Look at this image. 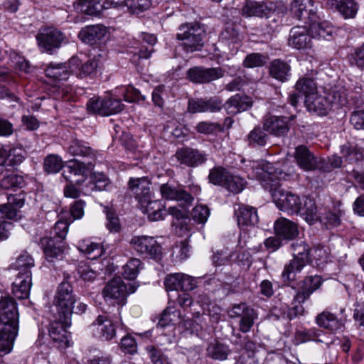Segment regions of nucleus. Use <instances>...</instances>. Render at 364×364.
<instances>
[{"mask_svg":"<svg viewBox=\"0 0 364 364\" xmlns=\"http://www.w3.org/2000/svg\"><path fill=\"white\" fill-rule=\"evenodd\" d=\"M274 228L275 234L284 241L294 240L299 235L297 225L284 218L277 219Z\"/></svg>","mask_w":364,"mask_h":364,"instance_id":"nucleus-24","label":"nucleus"},{"mask_svg":"<svg viewBox=\"0 0 364 364\" xmlns=\"http://www.w3.org/2000/svg\"><path fill=\"white\" fill-rule=\"evenodd\" d=\"M303 218L309 224H313L319 220L321 214L318 213L315 201L306 198L301 205V211L299 212Z\"/></svg>","mask_w":364,"mask_h":364,"instance_id":"nucleus-40","label":"nucleus"},{"mask_svg":"<svg viewBox=\"0 0 364 364\" xmlns=\"http://www.w3.org/2000/svg\"><path fill=\"white\" fill-rule=\"evenodd\" d=\"M192 220L198 224H205L210 215V209L203 205L194 207L191 211Z\"/></svg>","mask_w":364,"mask_h":364,"instance_id":"nucleus-56","label":"nucleus"},{"mask_svg":"<svg viewBox=\"0 0 364 364\" xmlns=\"http://www.w3.org/2000/svg\"><path fill=\"white\" fill-rule=\"evenodd\" d=\"M322 284V279L318 275L306 277L299 283V291L296 292V299L305 301L317 290Z\"/></svg>","mask_w":364,"mask_h":364,"instance_id":"nucleus-23","label":"nucleus"},{"mask_svg":"<svg viewBox=\"0 0 364 364\" xmlns=\"http://www.w3.org/2000/svg\"><path fill=\"white\" fill-rule=\"evenodd\" d=\"M245 183V181L240 176L230 173L224 188L232 193L237 194L244 189Z\"/></svg>","mask_w":364,"mask_h":364,"instance_id":"nucleus-49","label":"nucleus"},{"mask_svg":"<svg viewBox=\"0 0 364 364\" xmlns=\"http://www.w3.org/2000/svg\"><path fill=\"white\" fill-rule=\"evenodd\" d=\"M310 31L313 36L326 38L327 36H331V28L325 22H319L314 20L311 23Z\"/></svg>","mask_w":364,"mask_h":364,"instance_id":"nucleus-54","label":"nucleus"},{"mask_svg":"<svg viewBox=\"0 0 364 364\" xmlns=\"http://www.w3.org/2000/svg\"><path fill=\"white\" fill-rule=\"evenodd\" d=\"M342 165V158L337 155H333L327 160L319 159V168L323 171L328 172L333 168H340Z\"/></svg>","mask_w":364,"mask_h":364,"instance_id":"nucleus-57","label":"nucleus"},{"mask_svg":"<svg viewBox=\"0 0 364 364\" xmlns=\"http://www.w3.org/2000/svg\"><path fill=\"white\" fill-rule=\"evenodd\" d=\"M267 62V58L260 53H251L247 55L244 61L243 65L245 68H253L256 67H262Z\"/></svg>","mask_w":364,"mask_h":364,"instance_id":"nucleus-61","label":"nucleus"},{"mask_svg":"<svg viewBox=\"0 0 364 364\" xmlns=\"http://www.w3.org/2000/svg\"><path fill=\"white\" fill-rule=\"evenodd\" d=\"M264 188L268 190L274 199L277 207L289 214H298L301 211L302 202L299 196L291 192H285L280 189L279 186L277 188V184L264 185Z\"/></svg>","mask_w":364,"mask_h":364,"instance_id":"nucleus-8","label":"nucleus"},{"mask_svg":"<svg viewBox=\"0 0 364 364\" xmlns=\"http://www.w3.org/2000/svg\"><path fill=\"white\" fill-rule=\"evenodd\" d=\"M349 61L351 65L364 70V43L355 49L354 52L350 55Z\"/></svg>","mask_w":364,"mask_h":364,"instance_id":"nucleus-64","label":"nucleus"},{"mask_svg":"<svg viewBox=\"0 0 364 364\" xmlns=\"http://www.w3.org/2000/svg\"><path fill=\"white\" fill-rule=\"evenodd\" d=\"M141 266V262L139 259L132 258L123 267L122 274L127 279L133 280L134 279L139 272V269Z\"/></svg>","mask_w":364,"mask_h":364,"instance_id":"nucleus-50","label":"nucleus"},{"mask_svg":"<svg viewBox=\"0 0 364 364\" xmlns=\"http://www.w3.org/2000/svg\"><path fill=\"white\" fill-rule=\"evenodd\" d=\"M296 91L299 92L304 100H308L310 95L317 93V87L314 80L310 77H304L299 79L295 85Z\"/></svg>","mask_w":364,"mask_h":364,"instance_id":"nucleus-43","label":"nucleus"},{"mask_svg":"<svg viewBox=\"0 0 364 364\" xmlns=\"http://www.w3.org/2000/svg\"><path fill=\"white\" fill-rule=\"evenodd\" d=\"M182 277H183V273H174L167 275L164 279V286L166 291L181 290Z\"/></svg>","mask_w":364,"mask_h":364,"instance_id":"nucleus-63","label":"nucleus"},{"mask_svg":"<svg viewBox=\"0 0 364 364\" xmlns=\"http://www.w3.org/2000/svg\"><path fill=\"white\" fill-rule=\"evenodd\" d=\"M235 212L238 226L241 229L255 226L259 221L257 211L254 207L242 205Z\"/></svg>","mask_w":364,"mask_h":364,"instance_id":"nucleus-25","label":"nucleus"},{"mask_svg":"<svg viewBox=\"0 0 364 364\" xmlns=\"http://www.w3.org/2000/svg\"><path fill=\"white\" fill-rule=\"evenodd\" d=\"M129 189L134 195L139 204H144L152 198L150 190L151 182L146 177L131 178L128 182Z\"/></svg>","mask_w":364,"mask_h":364,"instance_id":"nucleus-18","label":"nucleus"},{"mask_svg":"<svg viewBox=\"0 0 364 364\" xmlns=\"http://www.w3.org/2000/svg\"><path fill=\"white\" fill-rule=\"evenodd\" d=\"M297 336L301 342H306L313 341L318 343H325L327 346L333 343L332 341L328 342L324 337L326 336V333L323 331L316 328H312L304 331H298Z\"/></svg>","mask_w":364,"mask_h":364,"instance_id":"nucleus-42","label":"nucleus"},{"mask_svg":"<svg viewBox=\"0 0 364 364\" xmlns=\"http://www.w3.org/2000/svg\"><path fill=\"white\" fill-rule=\"evenodd\" d=\"M224 76L221 68L194 67L187 71L188 79L194 83H208Z\"/></svg>","mask_w":364,"mask_h":364,"instance_id":"nucleus-16","label":"nucleus"},{"mask_svg":"<svg viewBox=\"0 0 364 364\" xmlns=\"http://www.w3.org/2000/svg\"><path fill=\"white\" fill-rule=\"evenodd\" d=\"M293 259L285 264L282 273L284 282H291L296 279V274L300 272L306 264L311 262V249L303 240H296L291 244Z\"/></svg>","mask_w":364,"mask_h":364,"instance_id":"nucleus-3","label":"nucleus"},{"mask_svg":"<svg viewBox=\"0 0 364 364\" xmlns=\"http://www.w3.org/2000/svg\"><path fill=\"white\" fill-rule=\"evenodd\" d=\"M230 172L222 166H215L211 168L208 175L209 182L215 186H221L224 187L227 178L230 175Z\"/></svg>","mask_w":364,"mask_h":364,"instance_id":"nucleus-47","label":"nucleus"},{"mask_svg":"<svg viewBox=\"0 0 364 364\" xmlns=\"http://www.w3.org/2000/svg\"><path fill=\"white\" fill-rule=\"evenodd\" d=\"M107 223L106 227L111 232H118L121 229V224L116 213L108 207L105 208Z\"/></svg>","mask_w":364,"mask_h":364,"instance_id":"nucleus-53","label":"nucleus"},{"mask_svg":"<svg viewBox=\"0 0 364 364\" xmlns=\"http://www.w3.org/2000/svg\"><path fill=\"white\" fill-rule=\"evenodd\" d=\"M220 38L235 43L240 41L238 26L234 23H227L220 33Z\"/></svg>","mask_w":364,"mask_h":364,"instance_id":"nucleus-55","label":"nucleus"},{"mask_svg":"<svg viewBox=\"0 0 364 364\" xmlns=\"http://www.w3.org/2000/svg\"><path fill=\"white\" fill-rule=\"evenodd\" d=\"M175 157L181 166L197 168L206 163L208 154L205 151L198 149L182 147L176 151Z\"/></svg>","mask_w":364,"mask_h":364,"instance_id":"nucleus-13","label":"nucleus"},{"mask_svg":"<svg viewBox=\"0 0 364 364\" xmlns=\"http://www.w3.org/2000/svg\"><path fill=\"white\" fill-rule=\"evenodd\" d=\"M106 33V27L97 24L82 28L78 33V37L83 43L94 45L101 41Z\"/></svg>","mask_w":364,"mask_h":364,"instance_id":"nucleus-26","label":"nucleus"},{"mask_svg":"<svg viewBox=\"0 0 364 364\" xmlns=\"http://www.w3.org/2000/svg\"><path fill=\"white\" fill-rule=\"evenodd\" d=\"M13 265L18 273L13 283L12 293L18 299H27L32 285L31 269L34 267V259L24 252L17 257Z\"/></svg>","mask_w":364,"mask_h":364,"instance_id":"nucleus-2","label":"nucleus"},{"mask_svg":"<svg viewBox=\"0 0 364 364\" xmlns=\"http://www.w3.org/2000/svg\"><path fill=\"white\" fill-rule=\"evenodd\" d=\"M75 9L89 16H98L102 9L100 0H77L74 3Z\"/></svg>","mask_w":364,"mask_h":364,"instance_id":"nucleus-39","label":"nucleus"},{"mask_svg":"<svg viewBox=\"0 0 364 364\" xmlns=\"http://www.w3.org/2000/svg\"><path fill=\"white\" fill-rule=\"evenodd\" d=\"M95 166L92 162H81L75 159L65 166L62 176L67 182H75L76 185L81 186Z\"/></svg>","mask_w":364,"mask_h":364,"instance_id":"nucleus-10","label":"nucleus"},{"mask_svg":"<svg viewBox=\"0 0 364 364\" xmlns=\"http://www.w3.org/2000/svg\"><path fill=\"white\" fill-rule=\"evenodd\" d=\"M262 172L259 174L262 176V185L264 188V185L268 184L270 186L272 184L276 183L277 188L279 186V181L275 177L274 168L272 164L268 161H262L259 164Z\"/></svg>","mask_w":364,"mask_h":364,"instance_id":"nucleus-45","label":"nucleus"},{"mask_svg":"<svg viewBox=\"0 0 364 364\" xmlns=\"http://www.w3.org/2000/svg\"><path fill=\"white\" fill-rule=\"evenodd\" d=\"M19 314L16 302L11 296L0 300V355L9 353L18 332Z\"/></svg>","mask_w":364,"mask_h":364,"instance_id":"nucleus-1","label":"nucleus"},{"mask_svg":"<svg viewBox=\"0 0 364 364\" xmlns=\"http://www.w3.org/2000/svg\"><path fill=\"white\" fill-rule=\"evenodd\" d=\"M64 38L63 33L53 27L41 29L36 36L38 46L45 51L50 53L53 49L60 47Z\"/></svg>","mask_w":364,"mask_h":364,"instance_id":"nucleus-15","label":"nucleus"},{"mask_svg":"<svg viewBox=\"0 0 364 364\" xmlns=\"http://www.w3.org/2000/svg\"><path fill=\"white\" fill-rule=\"evenodd\" d=\"M159 191L163 198L177 200L183 207L190 205L193 200V197L189 193L169 183L161 184Z\"/></svg>","mask_w":364,"mask_h":364,"instance_id":"nucleus-20","label":"nucleus"},{"mask_svg":"<svg viewBox=\"0 0 364 364\" xmlns=\"http://www.w3.org/2000/svg\"><path fill=\"white\" fill-rule=\"evenodd\" d=\"M45 74L48 77L58 80H65L69 77L64 63H50L45 69Z\"/></svg>","mask_w":364,"mask_h":364,"instance_id":"nucleus-44","label":"nucleus"},{"mask_svg":"<svg viewBox=\"0 0 364 364\" xmlns=\"http://www.w3.org/2000/svg\"><path fill=\"white\" fill-rule=\"evenodd\" d=\"M26 151L21 147H13L6 150L0 149V166H18L23 162L25 159Z\"/></svg>","mask_w":364,"mask_h":364,"instance_id":"nucleus-30","label":"nucleus"},{"mask_svg":"<svg viewBox=\"0 0 364 364\" xmlns=\"http://www.w3.org/2000/svg\"><path fill=\"white\" fill-rule=\"evenodd\" d=\"M136 289L134 284H126L121 278H114L106 284L102 290V296L106 301L124 305L127 295L134 293Z\"/></svg>","mask_w":364,"mask_h":364,"instance_id":"nucleus-6","label":"nucleus"},{"mask_svg":"<svg viewBox=\"0 0 364 364\" xmlns=\"http://www.w3.org/2000/svg\"><path fill=\"white\" fill-rule=\"evenodd\" d=\"M327 5L337 10L345 18H354L358 9L355 0H327Z\"/></svg>","mask_w":364,"mask_h":364,"instance_id":"nucleus-33","label":"nucleus"},{"mask_svg":"<svg viewBox=\"0 0 364 364\" xmlns=\"http://www.w3.org/2000/svg\"><path fill=\"white\" fill-rule=\"evenodd\" d=\"M253 102L250 97L236 94L225 102L224 107L228 114H236L251 108Z\"/></svg>","mask_w":364,"mask_h":364,"instance_id":"nucleus-27","label":"nucleus"},{"mask_svg":"<svg viewBox=\"0 0 364 364\" xmlns=\"http://www.w3.org/2000/svg\"><path fill=\"white\" fill-rule=\"evenodd\" d=\"M124 107L121 100L114 97L113 95L92 97L87 103V109L90 112L98 113L102 116L119 113Z\"/></svg>","mask_w":364,"mask_h":364,"instance_id":"nucleus-9","label":"nucleus"},{"mask_svg":"<svg viewBox=\"0 0 364 364\" xmlns=\"http://www.w3.org/2000/svg\"><path fill=\"white\" fill-rule=\"evenodd\" d=\"M80 252L85 254L90 259H96L104 254V248L100 243L85 239L80 241L77 245Z\"/></svg>","mask_w":364,"mask_h":364,"instance_id":"nucleus-37","label":"nucleus"},{"mask_svg":"<svg viewBox=\"0 0 364 364\" xmlns=\"http://www.w3.org/2000/svg\"><path fill=\"white\" fill-rule=\"evenodd\" d=\"M275 4L272 2L246 0L242 9V14L247 17H265L273 22H277L279 16L275 11Z\"/></svg>","mask_w":364,"mask_h":364,"instance_id":"nucleus-12","label":"nucleus"},{"mask_svg":"<svg viewBox=\"0 0 364 364\" xmlns=\"http://www.w3.org/2000/svg\"><path fill=\"white\" fill-rule=\"evenodd\" d=\"M326 95L330 104H332V109L341 108L348 103L347 90L341 85L331 87Z\"/></svg>","mask_w":364,"mask_h":364,"instance_id":"nucleus-34","label":"nucleus"},{"mask_svg":"<svg viewBox=\"0 0 364 364\" xmlns=\"http://www.w3.org/2000/svg\"><path fill=\"white\" fill-rule=\"evenodd\" d=\"M290 70V65L281 59L272 60L269 65L270 75L281 82H285L289 80L291 75Z\"/></svg>","mask_w":364,"mask_h":364,"instance_id":"nucleus-36","label":"nucleus"},{"mask_svg":"<svg viewBox=\"0 0 364 364\" xmlns=\"http://www.w3.org/2000/svg\"><path fill=\"white\" fill-rule=\"evenodd\" d=\"M232 256V253L230 252L227 248L213 251V255L211 257L213 264L215 267L225 265L228 263Z\"/></svg>","mask_w":364,"mask_h":364,"instance_id":"nucleus-58","label":"nucleus"},{"mask_svg":"<svg viewBox=\"0 0 364 364\" xmlns=\"http://www.w3.org/2000/svg\"><path fill=\"white\" fill-rule=\"evenodd\" d=\"M92 180L93 181L94 188L97 191H107L111 186L110 180L103 173L96 172L92 176Z\"/></svg>","mask_w":364,"mask_h":364,"instance_id":"nucleus-60","label":"nucleus"},{"mask_svg":"<svg viewBox=\"0 0 364 364\" xmlns=\"http://www.w3.org/2000/svg\"><path fill=\"white\" fill-rule=\"evenodd\" d=\"M311 37L305 27H294L290 31L289 44L296 49L311 48Z\"/></svg>","mask_w":364,"mask_h":364,"instance_id":"nucleus-28","label":"nucleus"},{"mask_svg":"<svg viewBox=\"0 0 364 364\" xmlns=\"http://www.w3.org/2000/svg\"><path fill=\"white\" fill-rule=\"evenodd\" d=\"M295 117L294 115L290 117L267 115L263 119L264 129L275 136H284L290 130V122Z\"/></svg>","mask_w":364,"mask_h":364,"instance_id":"nucleus-14","label":"nucleus"},{"mask_svg":"<svg viewBox=\"0 0 364 364\" xmlns=\"http://www.w3.org/2000/svg\"><path fill=\"white\" fill-rule=\"evenodd\" d=\"M304 103L309 112L320 116L327 115L332 109V104H330L327 95L322 96L316 93L310 95L308 100H305Z\"/></svg>","mask_w":364,"mask_h":364,"instance_id":"nucleus-22","label":"nucleus"},{"mask_svg":"<svg viewBox=\"0 0 364 364\" xmlns=\"http://www.w3.org/2000/svg\"><path fill=\"white\" fill-rule=\"evenodd\" d=\"M206 351L208 357L218 360H226L230 353L229 346L218 341L210 343Z\"/></svg>","mask_w":364,"mask_h":364,"instance_id":"nucleus-41","label":"nucleus"},{"mask_svg":"<svg viewBox=\"0 0 364 364\" xmlns=\"http://www.w3.org/2000/svg\"><path fill=\"white\" fill-rule=\"evenodd\" d=\"M71 324V318L68 322H65L64 318H58L50 323L48 327V333L50 337L53 341L58 343H67L68 342V331L67 328Z\"/></svg>","mask_w":364,"mask_h":364,"instance_id":"nucleus-29","label":"nucleus"},{"mask_svg":"<svg viewBox=\"0 0 364 364\" xmlns=\"http://www.w3.org/2000/svg\"><path fill=\"white\" fill-rule=\"evenodd\" d=\"M257 318V314L254 309L247 311V312L240 317L239 322V329L242 333L249 332L254 325L255 320Z\"/></svg>","mask_w":364,"mask_h":364,"instance_id":"nucleus-52","label":"nucleus"},{"mask_svg":"<svg viewBox=\"0 0 364 364\" xmlns=\"http://www.w3.org/2000/svg\"><path fill=\"white\" fill-rule=\"evenodd\" d=\"M63 167L62 159L56 154L48 155L43 161V169L47 173H56Z\"/></svg>","mask_w":364,"mask_h":364,"instance_id":"nucleus-48","label":"nucleus"},{"mask_svg":"<svg viewBox=\"0 0 364 364\" xmlns=\"http://www.w3.org/2000/svg\"><path fill=\"white\" fill-rule=\"evenodd\" d=\"M341 203L337 201L334 204L333 210L321 214L319 221L323 223L328 228L338 226L341 222V217L344 213V210L341 208Z\"/></svg>","mask_w":364,"mask_h":364,"instance_id":"nucleus-35","label":"nucleus"},{"mask_svg":"<svg viewBox=\"0 0 364 364\" xmlns=\"http://www.w3.org/2000/svg\"><path fill=\"white\" fill-rule=\"evenodd\" d=\"M294 158L296 164L305 171H311L319 168V159L304 145H299L296 147Z\"/></svg>","mask_w":364,"mask_h":364,"instance_id":"nucleus-19","label":"nucleus"},{"mask_svg":"<svg viewBox=\"0 0 364 364\" xmlns=\"http://www.w3.org/2000/svg\"><path fill=\"white\" fill-rule=\"evenodd\" d=\"M75 301L71 284L67 282H61L55 295L54 304L58 315L64 318L65 322L71 318Z\"/></svg>","mask_w":364,"mask_h":364,"instance_id":"nucleus-7","label":"nucleus"},{"mask_svg":"<svg viewBox=\"0 0 364 364\" xmlns=\"http://www.w3.org/2000/svg\"><path fill=\"white\" fill-rule=\"evenodd\" d=\"M316 323L321 328H323L332 333L341 331L343 328V323L337 316L328 311H323L315 318Z\"/></svg>","mask_w":364,"mask_h":364,"instance_id":"nucleus-31","label":"nucleus"},{"mask_svg":"<svg viewBox=\"0 0 364 364\" xmlns=\"http://www.w3.org/2000/svg\"><path fill=\"white\" fill-rule=\"evenodd\" d=\"M23 183L24 180L21 176L11 173L3 177L1 180L0 186L4 189H11L14 188H21Z\"/></svg>","mask_w":364,"mask_h":364,"instance_id":"nucleus-51","label":"nucleus"},{"mask_svg":"<svg viewBox=\"0 0 364 364\" xmlns=\"http://www.w3.org/2000/svg\"><path fill=\"white\" fill-rule=\"evenodd\" d=\"M118 90V93L123 96L124 100L127 102H136L139 101H144L146 97L141 95L140 91L132 85L122 86L116 89Z\"/></svg>","mask_w":364,"mask_h":364,"instance_id":"nucleus-46","label":"nucleus"},{"mask_svg":"<svg viewBox=\"0 0 364 364\" xmlns=\"http://www.w3.org/2000/svg\"><path fill=\"white\" fill-rule=\"evenodd\" d=\"M70 221L60 219L53 227L54 236L44 237L40 240L46 260L51 263L63 259V249L60 243L65 239Z\"/></svg>","mask_w":364,"mask_h":364,"instance_id":"nucleus-4","label":"nucleus"},{"mask_svg":"<svg viewBox=\"0 0 364 364\" xmlns=\"http://www.w3.org/2000/svg\"><path fill=\"white\" fill-rule=\"evenodd\" d=\"M205 36L204 26L199 22H191L178 27L176 39L182 41L181 46L187 53H193L202 49Z\"/></svg>","mask_w":364,"mask_h":364,"instance_id":"nucleus-5","label":"nucleus"},{"mask_svg":"<svg viewBox=\"0 0 364 364\" xmlns=\"http://www.w3.org/2000/svg\"><path fill=\"white\" fill-rule=\"evenodd\" d=\"M264 127L256 126L250 133L247 135L245 141L248 145L253 148L263 147L267 144L269 137L265 132Z\"/></svg>","mask_w":364,"mask_h":364,"instance_id":"nucleus-38","label":"nucleus"},{"mask_svg":"<svg viewBox=\"0 0 364 364\" xmlns=\"http://www.w3.org/2000/svg\"><path fill=\"white\" fill-rule=\"evenodd\" d=\"M143 211L145 212L148 218L152 221L163 220L167 215L164 205L159 200H152L149 198L144 204H140Z\"/></svg>","mask_w":364,"mask_h":364,"instance_id":"nucleus-32","label":"nucleus"},{"mask_svg":"<svg viewBox=\"0 0 364 364\" xmlns=\"http://www.w3.org/2000/svg\"><path fill=\"white\" fill-rule=\"evenodd\" d=\"M91 328L95 336L109 341L116 334L115 328L111 320L105 316L100 315L92 323Z\"/></svg>","mask_w":364,"mask_h":364,"instance_id":"nucleus-21","label":"nucleus"},{"mask_svg":"<svg viewBox=\"0 0 364 364\" xmlns=\"http://www.w3.org/2000/svg\"><path fill=\"white\" fill-rule=\"evenodd\" d=\"M304 302V301L298 300L296 299V294H295L291 306L287 308V311L284 313L286 317L289 320H292L300 316H302L304 311V309L301 304Z\"/></svg>","mask_w":364,"mask_h":364,"instance_id":"nucleus-59","label":"nucleus"},{"mask_svg":"<svg viewBox=\"0 0 364 364\" xmlns=\"http://www.w3.org/2000/svg\"><path fill=\"white\" fill-rule=\"evenodd\" d=\"M130 244L133 249L144 257L155 260L161 258V247L153 237L134 236L130 240Z\"/></svg>","mask_w":364,"mask_h":364,"instance_id":"nucleus-11","label":"nucleus"},{"mask_svg":"<svg viewBox=\"0 0 364 364\" xmlns=\"http://www.w3.org/2000/svg\"><path fill=\"white\" fill-rule=\"evenodd\" d=\"M67 150L71 156L80 158L81 162H92L95 166L97 151L87 142L76 138L73 139Z\"/></svg>","mask_w":364,"mask_h":364,"instance_id":"nucleus-17","label":"nucleus"},{"mask_svg":"<svg viewBox=\"0 0 364 364\" xmlns=\"http://www.w3.org/2000/svg\"><path fill=\"white\" fill-rule=\"evenodd\" d=\"M126 5L133 14H139L151 7V0H126Z\"/></svg>","mask_w":364,"mask_h":364,"instance_id":"nucleus-62","label":"nucleus"}]
</instances>
